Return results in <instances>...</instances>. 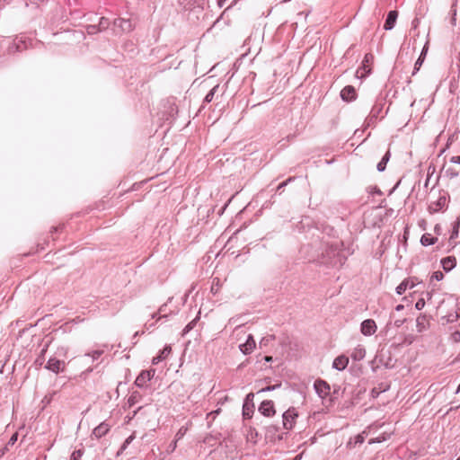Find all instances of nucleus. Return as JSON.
<instances>
[{
  "label": "nucleus",
  "instance_id": "1",
  "mask_svg": "<svg viewBox=\"0 0 460 460\" xmlns=\"http://www.w3.org/2000/svg\"><path fill=\"white\" fill-rule=\"evenodd\" d=\"M283 427L286 429H291L296 423L298 413L295 408H289L283 413Z\"/></svg>",
  "mask_w": 460,
  "mask_h": 460
},
{
  "label": "nucleus",
  "instance_id": "2",
  "mask_svg": "<svg viewBox=\"0 0 460 460\" xmlns=\"http://www.w3.org/2000/svg\"><path fill=\"white\" fill-rule=\"evenodd\" d=\"M373 61V56L371 54H367L362 62V66L356 71V76L358 78H364L367 76L370 71V64Z\"/></svg>",
  "mask_w": 460,
  "mask_h": 460
},
{
  "label": "nucleus",
  "instance_id": "3",
  "mask_svg": "<svg viewBox=\"0 0 460 460\" xmlns=\"http://www.w3.org/2000/svg\"><path fill=\"white\" fill-rule=\"evenodd\" d=\"M376 324L374 320L367 319L361 323L360 332L365 336H371L376 332Z\"/></svg>",
  "mask_w": 460,
  "mask_h": 460
},
{
  "label": "nucleus",
  "instance_id": "4",
  "mask_svg": "<svg viewBox=\"0 0 460 460\" xmlns=\"http://www.w3.org/2000/svg\"><path fill=\"white\" fill-rule=\"evenodd\" d=\"M314 389L321 398L327 397L331 391L330 385L323 380L315 381Z\"/></svg>",
  "mask_w": 460,
  "mask_h": 460
},
{
  "label": "nucleus",
  "instance_id": "5",
  "mask_svg": "<svg viewBox=\"0 0 460 460\" xmlns=\"http://www.w3.org/2000/svg\"><path fill=\"white\" fill-rule=\"evenodd\" d=\"M259 411L266 417L273 416L276 413L273 402L263 401L259 407Z\"/></svg>",
  "mask_w": 460,
  "mask_h": 460
},
{
  "label": "nucleus",
  "instance_id": "6",
  "mask_svg": "<svg viewBox=\"0 0 460 460\" xmlns=\"http://www.w3.org/2000/svg\"><path fill=\"white\" fill-rule=\"evenodd\" d=\"M46 368L58 374L61 371L64 370L65 368V362L63 360H59V359H57V358H49L47 365H46Z\"/></svg>",
  "mask_w": 460,
  "mask_h": 460
},
{
  "label": "nucleus",
  "instance_id": "7",
  "mask_svg": "<svg viewBox=\"0 0 460 460\" xmlns=\"http://www.w3.org/2000/svg\"><path fill=\"white\" fill-rule=\"evenodd\" d=\"M429 327V320L426 314H420L416 318V329L418 332H423Z\"/></svg>",
  "mask_w": 460,
  "mask_h": 460
},
{
  "label": "nucleus",
  "instance_id": "8",
  "mask_svg": "<svg viewBox=\"0 0 460 460\" xmlns=\"http://www.w3.org/2000/svg\"><path fill=\"white\" fill-rule=\"evenodd\" d=\"M255 345V341L252 335L250 334L248 335L246 341L239 345V349L243 354L247 355L252 352Z\"/></svg>",
  "mask_w": 460,
  "mask_h": 460
},
{
  "label": "nucleus",
  "instance_id": "9",
  "mask_svg": "<svg viewBox=\"0 0 460 460\" xmlns=\"http://www.w3.org/2000/svg\"><path fill=\"white\" fill-rule=\"evenodd\" d=\"M416 285L415 279L409 278L405 279L397 288H396V293L398 295L403 294L406 289L408 288H413Z\"/></svg>",
  "mask_w": 460,
  "mask_h": 460
},
{
  "label": "nucleus",
  "instance_id": "10",
  "mask_svg": "<svg viewBox=\"0 0 460 460\" xmlns=\"http://www.w3.org/2000/svg\"><path fill=\"white\" fill-rule=\"evenodd\" d=\"M341 97L346 102H350L356 99V91L353 86H345L341 92Z\"/></svg>",
  "mask_w": 460,
  "mask_h": 460
},
{
  "label": "nucleus",
  "instance_id": "11",
  "mask_svg": "<svg viewBox=\"0 0 460 460\" xmlns=\"http://www.w3.org/2000/svg\"><path fill=\"white\" fill-rule=\"evenodd\" d=\"M366 356V349L363 345L356 346L350 352V358L354 361H360Z\"/></svg>",
  "mask_w": 460,
  "mask_h": 460
},
{
  "label": "nucleus",
  "instance_id": "12",
  "mask_svg": "<svg viewBox=\"0 0 460 460\" xmlns=\"http://www.w3.org/2000/svg\"><path fill=\"white\" fill-rule=\"evenodd\" d=\"M349 364V358L345 355H341L337 357L332 363V367L341 371L344 370Z\"/></svg>",
  "mask_w": 460,
  "mask_h": 460
},
{
  "label": "nucleus",
  "instance_id": "13",
  "mask_svg": "<svg viewBox=\"0 0 460 460\" xmlns=\"http://www.w3.org/2000/svg\"><path fill=\"white\" fill-rule=\"evenodd\" d=\"M114 24L116 27L120 28L123 32H128L133 29L131 22L122 18L115 20Z\"/></svg>",
  "mask_w": 460,
  "mask_h": 460
},
{
  "label": "nucleus",
  "instance_id": "14",
  "mask_svg": "<svg viewBox=\"0 0 460 460\" xmlns=\"http://www.w3.org/2000/svg\"><path fill=\"white\" fill-rule=\"evenodd\" d=\"M398 16V13L396 11H390L388 13L387 18L385 20L384 28L386 31L392 30L395 24L396 19Z\"/></svg>",
  "mask_w": 460,
  "mask_h": 460
},
{
  "label": "nucleus",
  "instance_id": "15",
  "mask_svg": "<svg viewBox=\"0 0 460 460\" xmlns=\"http://www.w3.org/2000/svg\"><path fill=\"white\" fill-rule=\"evenodd\" d=\"M154 374L150 371H143L136 379L135 383L137 386H144L146 383L153 377Z\"/></svg>",
  "mask_w": 460,
  "mask_h": 460
},
{
  "label": "nucleus",
  "instance_id": "16",
  "mask_svg": "<svg viewBox=\"0 0 460 460\" xmlns=\"http://www.w3.org/2000/svg\"><path fill=\"white\" fill-rule=\"evenodd\" d=\"M172 351L171 346L167 345L165 346L163 350H161L160 354L156 357H155L152 360L153 364H158L163 359L166 358Z\"/></svg>",
  "mask_w": 460,
  "mask_h": 460
},
{
  "label": "nucleus",
  "instance_id": "17",
  "mask_svg": "<svg viewBox=\"0 0 460 460\" xmlns=\"http://www.w3.org/2000/svg\"><path fill=\"white\" fill-rule=\"evenodd\" d=\"M441 264H442L443 269H444L446 271H449V270H451L453 268H455V266H456V258H454V257H447V258H444V259L441 261Z\"/></svg>",
  "mask_w": 460,
  "mask_h": 460
},
{
  "label": "nucleus",
  "instance_id": "18",
  "mask_svg": "<svg viewBox=\"0 0 460 460\" xmlns=\"http://www.w3.org/2000/svg\"><path fill=\"white\" fill-rule=\"evenodd\" d=\"M109 431V425L101 423L98 427L93 429V435L97 438H101Z\"/></svg>",
  "mask_w": 460,
  "mask_h": 460
},
{
  "label": "nucleus",
  "instance_id": "19",
  "mask_svg": "<svg viewBox=\"0 0 460 460\" xmlns=\"http://www.w3.org/2000/svg\"><path fill=\"white\" fill-rule=\"evenodd\" d=\"M253 394L252 393H250L246 395V398H245V402H244V404H243V415L250 418V414L248 412L249 409H250V402H252L253 400Z\"/></svg>",
  "mask_w": 460,
  "mask_h": 460
},
{
  "label": "nucleus",
  "instance_id": "20",
  "mask_svg": "<svg viewBox=\"0 0 460 460\" xmlns=\"http://www.w3.org/2000/svg\"><path fill=\"white\" fill-rule=\"evenodd\" d=\"M436 238L432 237L429 234H425L421 236L420 242L423 245L428 246L435 243Z\"/></svg>",
  "mask_w": 460,
  "mask_h": 460
},
{
  "label": "nucleus",
  "instance_id": "21",
  "mask_svg": "<svg viewBox=\"0 0 460 460\" xmlns=\"http://www.w3.org/2000/svg\"><path fill=\"white\" fill-rule=\"evenodd\" d=\"M389 160V153L387 152L385 156L382 158V160L377 164V170L379 172H383L385 169L386 163Z\"/></svg>",
  "mask_w": 460,
  "mask_h": 460
},
{
  "label": "nucleus",
  "instance_id": "22",
  "mask_svg": "<svg viewBox=\"0 0 460 460\" xmlns=\"http://www.w3.org/2000/svg\"><path fill=\"white\" fill-rule=\"evenodd\" d=\"M196 322H197V319H194L192 320L191 322H190L186 326L185 328L183 329V332L182 334L185 335L186 333H188L190 330H192L196 324Z\"/></svg>",
  "mask_w": 460,
  "mask_h": 460
},
{
  "label": "nucleus",
  "instance_id": "23",
  "mask_svg": "<svg viewBox=\"0 0 460 460\" xmlns=\"http://www.w3.org/2000/svg\"><path fill=\"white\" fill-rule=\"evenodd\" d=\"M217 88V86H215L213 89L210 90V92L205 97V102H210L213 100Z\"/></svg>",
  "mask_w": 460,
  "mask_h": 460
},
{
  "label": "nucleus",
  "instance_id": "24",
  "mask_svg": "<svg viewBox=\"0 0 460 460\" xmlns=\"http://www.w3.org/2000/svg\"><path fill=\"white\" fill-rule=\"evenodd\" d=\"M138 402V396L136 395V394H132L128 400V403L129 406H133L135 403H137Z\"/></svg>",
  "mask_w": 460,
  "mask_h": 460
},
{
  "label": "nucleus",
  "instance_id": "25",
  "mask_svg": "<svg viewBox=\"0 0 460 460\" xmlns=\"http://www.w3.org/2000/svg\"><path fill=\"white\" fill-rule=\"evenodd\" d=\"M443 278H444V274H443L441 271H436V272H434V273H433V275H432V277H431V279H436V280H438V281L442 280V279H443Z\"/></svg>",
  "mask_w": 460,
  "mask_h": 460
},
{
  "label": "nucleus",
  "instance_id": "26",
  "mask_svg": "<svg viewBox=\"0 0 460 460\" xmlns=\"http://www.w3.org/2000/svg\"><path fill=\"white\" fill-rule=\"evenodd\" d=\"M425 306V300L423 298H420L416 304H415V308L417 310H421L423 309V307Z\"/></svg>",
  "mask_w": 460,
  "mask_h": 460
},
{
  "label": "nucleus",
  "instance_id": "27",
  "mask_svg": "<svg viewBox=\"0 0 460 460\" xmlns=\"http://www.w3.org/2000/svg\"><path fill=\"white\" fill-rule=\"evenodd\" d=\"M364 440H365V437H364L363 433L362 434H358V435H357L354 438V444L355 445L356 444H362L364 442Z\"/></svg>",
  "mask_w": 460,
  "mask_h": 460
},
{
  "label": "nucleus",
  "instance_id": "28",
  "mask_svg": "<svg viewBox=\"0 0 460 460\" xmlns=\"http://www.w3.org/2000/svg\"><path fill=\"white\" fill-rule=\"evenodd\" d=\"M83 453L81 450L75 451L71 456V460H79L82 456Z\"/></svg>",
  "mask_w": 460,
  "mask_h": 460
},
{
  "label": "nucleus",
  "instance_id": "29",
  "mask_svg": "<svg viewBox=\"0 0 460 460\" xmlns=\"http://www.w3.org/2000/svg\"><path fill=\"white\" fill-rule=\"evenodd\" d=\"M423 64V58H418L414 65V73L418 71Z\"/></svg>",
  "mask_w": 460,
  "mask_h": 460
},
{
  "label": "nucleus",
  "instance_id": "30",
  "mask_svg": "<svg viewBox=\"0 0 460 460\" xmlns=\"http://www.w3.org/2000/svg\"><path fill=\"white\" fill-rule=\"evenodd\" d=\"M17 438H18V434H17V433H14V434L11 437V438H10V440H9L8 444H9V445H13V444L17 441Z\"/></svg>",
  "mask_w": 460,
  "mask_h": 460
},
{
  "label": "nucleus",
  "instance_id": "31",
  "mask_svg": "<svg viewBox=\"0 0 460 460\" xmlns=\"http://www.w3.org/2000/svg\"><path fill=\"white\" fill-rule=\"evenodd\" d=\"M177 447V441H173L168 447V452H173Z\"/></svg>",
  "mask_w": 460,
  "mask_h": 460
},
{
  "label": "nucleus",
  "instance_id": "32",
  "mask_svg": "<svg viewBox=\"0 0 460 460\" xmlns=\"http://www.w3.org/2000/svg\"><path fill=\"white\" fill-rule=\"evenodd\" d=\"M185 434V430L183 429H181L177 434H176V438L177 439H181Z\"/></svg>",
  "mask_w": 460,
  "mask_h": 460
},
{
  "label": "nucleus",
  "instance_id": "33",
  "mask_svg": "<svg viewBox=\"0 0 460 460\" xmlns=\"http://www.w3.org/2000/svg\"><path fill=\"white\" fill-rule=\"evenodd\" d=\"M450 161L453 164H460V155H456V156L451 157Z\"/></svg>",
  "mask_w": 460,
  "mask_h": 460
},
{
  "label": "nucleus",
  "instance_id": "34",
  "mask_svg": "<svg viewBox=\"0 0 460 460\" xmlns=\"http://www.w3.org/2000/svg\"><path fill=\"white\" fill-rule=\"evenodd\" d=\"M278 385H270V386H267L265 388H262L261 390L259 391V393L261 392H265V391H271V390H274L276 389Z\"/></svg>",
  "mask_w": 460,
  "mask_h": 460
},
{
  "label": "nucleus",
  "instance_id": "35",
  "mask_svg": "<svg viewBox=\"0 0 460 460\" xmlns=\"http://www.w3.org/2000/svg\"><path fill=\"white\" fill-rule=\"evenodd\" d=\"M428 49H429V47H428V42H427V43L425 44V46L423 47V49H422V51H421V53H420V54H421V56H426V55H427Z\"/></svg>",
  "mask_w": 460,
  "mask_h": 460
},
{
  "label": "nucleus",
  "instance_id": "36",
  "mask_svg": "<svg viewBox=\"0 0 460 460\" xmlns=\"http://www.w3.org/2000/svg\"><path fill=\"white\" fill-rule=\"evenodd\" d=\"M87 31H88V33H90V34L94 33V32L96 31V28H95V26H89V27L87 28Z\"/></svg>",
  "mask_w": 460,
  "mask_h": 460
},
{
  "label": "nucleus",
  "instance_id": "37",
  "mask_svg": "<svg viewBox=\"0 0 460 460\" xmlns=\"http://www.w3.org/2000/svg\"><path fill=\"white\" fill-rule=\"evenodd\" d=\"M134 438H135V437H134V435L129 436V437L125 440V444H130V443L133 441Z\"/></svg>",
  "mask_w": 460,
  "mask_h": 460
},
{
  "label": "nucleus",
  "instance_id": "38",
  "mask_svg": "<svg viewBox=\"0 0 460 460\" xmlns=\"http://www.w3.org/2000/svg\"><path fill=\"white\" fill-rule=\"evenodd\" d=\"M101 353H102L101 351L96 350V351H94V352L92 354V357H93V358H98L100 357Z\"/></svg>",
  "mask_w": 460,
  "mask_h": 460
},
{
  "label": "nucleus",
  "instance_id": "39",
  "mask_svg": "<svg viewBox=\"0 0 460 460\" xmlns=\"http://www.w3.org/2000/svg\"><path fill=\"white\" fill-rule=\"evenodd\" d=\"M419 24V20L418 19H414L413 22H412V25L414 28H416Z\"/></svg>",
  "mask_w": 460,
  "mask_h": 460
},
{
  "label": "nucleus",
  "instance_id": "40",
  "mask_svg": "<svg viewBox=\"0 0 460 460\" xmlns=\"http://www.w3.org/2000/svg\"><path fill=\"white\" fill-rule=\"evenodd\" d=\"M165 306H166V304L163 305L159 308V312H160V313L165 312Z\"/></svg>",
  "mask_w": 460,
  "mask_h": 460
},
{
  "label": "nucleus",
  "instance_id": "41",
  "mask_svg": "<svg viewBox=\"0 0 460 460\" xmlns=\"http://www.w3.org/2000/svg\"><path fill=\"white\" fill-rule=\"evenodd\" d=\"M396 311H401L403 309V305H398L396 307H395Z\"/></svg>",
  "mask_w": 460,
  "mask_h": 460
},
{
  "label": "nucleus",
  "instance_id": "42",
  "mask_svg": "<svg viewBox=\"0 0 460 460\" xmlns=\"http://www.w3.org/2000/svg\"><path fill=\"white\" fill-rule=\"evenodd\" d=\"M218 413V411H211L210 413L208 414V416H211V415H214V414H217Z\"/></svg>",
  "mask_w": 460,
  "mask_h": 460
},
{
  "label": "nucleus",
  "instance_id": "43",
  "mask_svg": "<svg viewBox=\"0 0 460 460\" xmlns=\"http://www.w3.org/2000/svg\"><path fill=\"white\" fill-rule=\"evenodd\" d=\"M265 360H266V361H271V360H272V358H271V357L267 356V357H265Z\"/></svg>",
  "mask_w": 460,
  "mask_h": 460
},
{
  "label": "nucleus",
  "instance_id": "44",
  "mask_svg": "<svg viewBox=\"0 0 460 460\" xmlns=\"http://www.w3.org/2000/svg\"><path fill=\"white\" fill-rule=\"evenodd\" d=\"M128 444H125V443H124V444H123V446H122V448H121V449H122V450H124V449L128 447Z\"/></svg>",
  "mask_w": 460,
  "mask_h": 460
},
{
  "label": "nucleus",
  "instance_id": "45",
  "mask_svg": "<svg viewBox=\"0 0 460 460\" xmlns=\"http://www.w3.org/2000/svg\"><path fill=\"white\" fill-rule=\"evenodd\" d=\"M401 323H402V322H400V321H396V322H395V324H396L397 326H400V324H401Z\"/></svg>",
  "mask_w": 460,
  "mask_h": 460
},
{
  "label": "nucleus",
  "instance_id": "46",
  "mask_svg": "<svg viewBox=\"0 0 460 460\" xmlns=\"http://www.w3.org/2000/svg\"><path fill=\"white\" fill-rule=\"evenodd\" d=\"M301 457H302V456H301V455H299V456H297L296 457V460H300V459H301Z\"/></svg>",
  "mask_w": 460,
  "mask_h": 460
},
{
  "label": "nucleus",
  "instance_id": "47",
  "mask_svg": "<svg viewBox=\"0 0 460 460\" xmlns=\"http://www.w3.org/2000/svg\"><path fill=\"white\" fill-rule=\"evenodd\" d=\"M425 57H426V56H421V55H420V56L419 57V58H423V60H424V59H425Z\"/></svg>",
  "mask_w": 460,
  "mask_h": 460
},
{
  "label": "nucleus",
  "instance_id": "48",
  "mask_svg": "<svg viewBox=\"0 0 460 460\" xmlns=\"http://www.w3.org/2000/svg\"><path fill=\"white\" fill-rule=\"evenodd\" d=\"M459 392H460V384H459V386H458V388L456 390V393H459Z\"/></svg>",
  "mask_w": 460,
  "mask_h": 460
},
{
  "label": "nucleus",
  "instance_id": "49",
  "mask_svg": "<svg viewBox=\"0 0 460 460\" xmlns=\"http://www.w3.org/2000/svg\"><path fill=\"white\" fill-rule=\"evenodd\" d=\"M222 0H219V2H221ZM219 4H221V3H219Z\"/></svg>",
  "mask_w": 460,
  "mask_h": 460
},
{
  "label": "nucleus",
  "instance_id": "50",
  "mask_svg": "<svg viewBox=\"0 0 460 460\" xmlns=\"http://www.w3.org/2000/svg\"><path fill=\"white\" fill-rule=\"evenodd\" d=\"M222 0H219V2H221ZM219 4H221V3H219Z\"/></svg>",
  "mask_w": 460,
  "mask_h": 460
},
{
  "label": "nucleus",
  "instance_id": "51",
  "mask_svg": "<svg viewBox=\"0 0 460 460\" xmlns=\"http://www.w3.org/2000/svg\"><path fill=\"white\" fill-rule=\"evenodd\" d=\"M459 460V459H458Z\"/></svg>",
  "mask_w": 460,
  "mask_h": 460
}]
</instances>
